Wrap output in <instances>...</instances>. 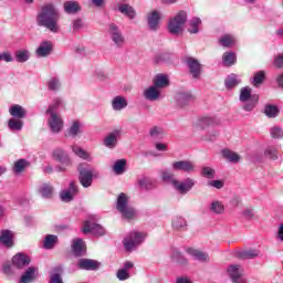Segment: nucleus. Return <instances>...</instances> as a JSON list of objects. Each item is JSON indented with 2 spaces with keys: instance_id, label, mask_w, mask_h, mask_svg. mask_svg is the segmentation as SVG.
Returning a JSON list of instances; mask_svg holds the SVG:
<instances>
[{
  "instance_id": "53",
  "label": "nucleus",
  "mask_w": 283,
  "mask_h": 283,
  "mask_svg": "<svg viewBox=\"0 0 283 283\" xmlns=\"http://www.w3.org/2000/svg\"><path fill=\"white\" fill-rule=\"evenodd\" d=\"M53 274L50 276V283H63V277H61L60 273H63V268L59 266L54 269Z\"/></svg>"
},
{
  "instance_id": "44",
  "label": "nucleus",
  "mask_w": 283,
  "mask_h": 283,
  "mask_svg": "<svg viewBox=\"0 0 283 283\" xmlns=\"http://www.w3.org/2000/svg\"><path fill=\"white\" fill-rule=\"evenodd\" d=\"M28 167H30V161L25 159H19L14 163L13 171L14 174H21L22 171L28 169Z\"/></svg>"
},
{
  "instance_id": "17",
  "label": "nucleus",
  "mask_w": 283,
  "mask_h": 283,
  "mask_svg": "<svg viewBox=\"0 0 283 283\" xmlns=\"http://www.w3.org/2000/svg\"><path fill=\"white\" fill-rule=\"evenodd\" d=\"M186 63L192 78H200V74H202V65L200 62L195 57H188Z\"/></svg>"
},
{
  "instance_id": "9",
  "label": "nucleus",
  "mask_w": 283,
  "mask_h": 283,
  "mask_svg": "<svg viewBox=\"0 0 283 283\" xmlns=\"http://www.w3.org/2000/svg\"><path fill=\"white\" fill-rule=\"evenodd\" d=\"M163 19V14L159 10H151L146 14V23L147 28L150 32H158L160 30V21Z\"/></svg>"
},
{
  "instance_id": "35",
  "label": "nucleus",
  "mask_w": 283,
  "mask_h": 283,
  "mask_svg": "<svg viewBox=\"0 0 283 283\" xmlns=\"http://www.w3.org/2000/svg\"><path fill=\"white\" fill-rule=\"evenodd\" d=\"M242 83V80L240 78V75L230 74L227 76L224 81V85L227 90H233V87H238Z\"/></svg>"
},
{
  "instance_id": "27",
  "label": "nucleus",
  "mask_w": 283,
  "mask_h": 283,
  "mask_svg": "<svg viewBox=\"0 0 283 283\" xmlns=\"http://www.w3.org/2000/svg\"><path fill=\"white\" fill-rule=\"evenodd\" d=\"M118 130H115L111 134H108L104 140L103 145L107 147V149H116V146L118 145Z\"/></svg>"
},
{
  "instance_id": "16",
  "label": "nucleus",
  "mask_w": 283,
  "mask_h": 283,
  "mask_svg": "<svg viewBox=\"0 0 283 283\" xmlns=\"http://www.w3.org/2000/svg\"><path fill=\"white\" fill-rule=\"evenodd\" d=\"M143 96L145 101H149V103H154L163 98V93L160 92V88H157L155 85H151V86H148L146 90H144Z\"/></svg>"
},
{
  "instance_id": "42",
  "label": "nucleus",
  "mask_w": 283,
  "mask_h": 283,
  "mask_svg": "<svg viewBox=\"0 0 283 283\" xmlns=\"http://www.w3.org/2000/svg\"><path fill=\"white\" fill-rule=\"evenodd\" d=\"M264 78H266V73L264 71H259L254 73V76L251 78V83L254 87H260L264 83Z\"/></svg>"
},
{
  "instance_id": "49",
  "label": "nucleus",
  "mask_w": 283,
  "mask_h": 283,
  "mask_svg": "<svg viewBox=\"0 0 283 283\" xmlns=\"http://www.w3.org/2000/svg\"><path fill=\"white\" fill-rule=\"evenodd\" d=\"M61 107H63V99L57 97L49 106V108L46 109V114H56V112H59V109H61Z\"/></svg>"
},
{
  "instance_id": "63",
  "label": "nucleus",
  "mask_w": 283,
  "mask_h": 283,
  "mask_svg": "<svg viewBox=\"0 0 283 283\" xmlns=\"http://www.w3.org/2000/svg\"><path fill=\"white\" fill-rule=\"evenodd\" d=\"M117 279L120 282H125V280H129V274L125 269H120L117 271Z\"/></svg>"
},
{
  "instance_id": "2",
  "label": "nucleus",
  "mask_w": 283,
  "mask_h": 283,
  "mask_svg": "<svg viewBox=\"0 0 283 283\" xmlns=\"http://www.w3.org/2000/svg\"><path fill=\"white\" fill-rule=\"evenodd\" d=\"M128 203L129 197H127L125 192L119 193L116 201L117 211H119L126 220H134V218H136V209L130 207Z\"/></svg>"
},
{
  "instance_id": "10",
  "label": "nucleus",
  "mask_w": 283,
  "mask_h": 283,
  "mask_svg": "<svg viewBox=\"0 0 283 283\" xmlns=\"http://www.w3.org/2000/svg\"><path fill=\"white\" fill-rule=\"evenodd\" d=\"M174 189L175 191H177V193H180V196H187V193H189V191H191V189H193V187H196V180L191 179V178H186L181 181H175L174 182Z\"/></svg>"
},
{
  "instance_id": "1",
  "label": "nucleus",
  "mask_w": 283,
  "mask_h": 283,
  "mask_svg": "<svg viewBox=\"0 0 283 283\" xmlns=\"http://www.w3.org/2000/svg\"><path fill=\"white\" fill-rule=\"evenodd\" d=\"M38 25L46 28L53 34L59 32V11L53 4H46L42 8L41 12L38 14Z\"/></svg>"
},
{
  "instance_id": "13",
  "label": "nucleus",
  "mask_w": 283,
  "mask_h": 283,
  "mask_svg": "<svg viewBox=\"0 0 283 283\" xmlns=\"http://www.w3.org/2000/svg\"><path fill=\"white\" fill-rule=\"evenodd\" d=\"M243 273L242 265L232 264L228 268L229 277L233 283H244V279H242Z\"/></svg>"
},
{
  "instance_id": "31",
  "label": "nucleus",
  "mask_w": 283,
  "mask_h": 283,
  "mask_svg": "<svg viewBox=\"0 0 283 283\" xmlns=\"http://www.w3.org/2000/svg\"><path fill=\"white\" fill-rule=\"evenodd\" d=\"M82 127H83V124H81V122L74 120L69 127V129L66 130V136H69V138H76V136H80V134H83Z\"/></svg>"
},
{
  "instance_id": "6",
  "label": "nucleus",
  "mask_w": 283,
  "mask_h": 283,
  "mask_svg": "<svg viewBox=\"0 0 283 283\" xmlns=\"http://www.w3.org/2000/svg\"><path fill=\"white\" fill-rule=\"evenodd\" d=\"M187 23V13L185 11H179L174 18H171L168 22V32L178 36V34H182V30L185 24Z\"/></svg>"
},
{
  "instance_id": "20",
  "label": "nucleus",
  "mask_w": 283,
  "mask_h": 283,
  "mask_svg": "<svg viewBox=\"0 0 283 283\" xmlns=\"http://www.w3.org/2000/svg\"><path fill=\"white\" fill-rule=\"evenodd\" d=\"M71 249L75 258H83L87 251L85 241H83V239H74Z\"/></svg>"
},
{
  "instance_id": "8",
  "label": "nucleus",
  "mask_w": 283,
  "mask_h": 283,
  "mask_svg": "<svg viewBox=\"0 0 283 283\" xmlns=\"http://www.w3.org/2000/svg\"><path fill=\"white\" fill-rule=\"evenodd\" d=\"M77 171L80 174V185H82L84 189L92 187V182H94V168L87 164H80Z\"/></svg>"
},
{
  "instance_id": "58",
  "label": "nucleus",
  "mask_w": 283,
  "mask_h": 283,
  "mask_svg": "<svg viewBox=\"0 0 283 283\" xmlns=\"http://www.w3.org/2000/svg\"><path fill=\"white\" fill-rule=\"evenodd\" d=\"M138 185L140 189H151L154 187V184L151 182V179L147 177H143L138 179Z\"/></svg>"
},
{
  "instance_id": "62",
  "label": "nucleus",
  "mask_w": 283,
  "mask_h": 283,
  "mask_svg": "<svg viewBox=\"0 0 283 283\" xmlns=\"http://www.w3.org/2000/svg\"><path fill=\"white\" fill-rule=\"evenodd\" d=\"M0 61H4V63H12L14 61V57L10 52H2L0 53Z\"/></svg>"
},
{
  "instance_id": "25",
  "label": "nucleus",
  "mask_w": 283,
  "mask_h": 283,
  "mask_svg": "<svg viewBox=\"0 0 283 283\" xmlns=\"http://www.w3.org/2000/svg\"><path fill=\"white\" fill-rule=\"evenodd\" d=\"M52 42L44 41L38 46L35 54L40 59H45V56H50L52 54Z\"/></svg>"
},
{
  "instance_id": "32",
  "label": "nucleus",
  "mask_w": 283,
  "mask_h": 283,
  "mask_svg": "<svg viewBox=\"0 0 283 283\" xmlns=\"http://www.w3.org/2000/svg\"><path fill=\"white\" fill-rule=\"evenodd\" d=\"M9 114L13 116V118L21 119V118H25L28 111H25L23 106L19 104H14L9 108Z\"/></svg>"
},
{
  "instance_id": "60",
  "label": "nucleus",
  "mask_w": 283,
  "mask_h": 283,
  "mask_svg": "<svg viewBox=\"0 0 283 283\" xmlns=\"http://www.w3.org/2000/svg\"><path fill=\"white\" fill-rule=\"evenodd\" d=\"M270 134L272 138H283V129L282 127L274 126L270 129Z\"/></svg>"
},
{
  "instance_id": "3",
  "label": "nucleus",
  "mask_w": 283,
  "mask_h": 283,
  "mask_svg": "<svg viewBox=\"0 0 283 283\" xmlns=\"http://www.w3.org/2000/svg\"><path fill=\"white\" fill-rule=\"evenodd\" d=\"M52 156L56 163H60V165H62L55 167V171H59L60 174L67 171V167H72V165H74V161H72V157L63 148L53 149Z\"/></svg>"
},
{
  "instance_id": "48",
  "label": "nucleus",
  "mask_w": 283,
  "mask_h": 283,
  "mask_svg": "<svg viewBox=\"0 0 283 283\" xmlns=\"http://www.w3.org/2000/svg\"><path fill=\"white\" fill-rule=\"evenodd\" d=\"M15 61L18 63H27V61H30V51H28V50H18L15 52Z\"/></svg>"
},
{
  "instance_id": "5",
  "label": "nucleus",
  "mask_w": 283,
  "mask_h": 283,
  "mask_svg": "<svg viewBox=\"0 0 283 283\" xmlns=\"http://www.w3.org/2000/svg\"><path fill=\"white\" fill-rule=\"evenodd\" d=\"M147 238V233L145 232H138L133 231L123 241L124 248L126 251H135V249H138L145 242V239Z\"/></svg>"
},
{
  "instance_id": "37",
  "label": "nucleus",
  "mask_w": 283,
  "mask_h": 283,
  "mask_svg": "<svg viewBox=\"0 0 283 283\" xmlns=\"http://www.w3.org/2000/svg\"><path fill=\"white\" fill-rule=\"evenodd\" d=\"M127 169V160L126 159H118L115 161L113 166V171L117 176H123Z\"/></svg>"
},
{
  "instance_id": "61",
  "label": "nucleus",
  "mask_w": 283,
  "mask_h": 283,
  "mask_svg": "<svg viewBox=\"0 0 283 283\" xmlns=\"http://www.w3.org/2000/svg\"><path fill=\"white\" fill-rule=\"evenodd\" d=\"M214 120L211 117H203L199 120V127L201 129H205V127H210V125H213Z\"/></svg>"
},
{
  "instance_id": "50",
  "label": "nucleus",
  "mask_w": 283,
  "mask_h": 283,
  "mask_svg": "<svg viewBox=\"0 0 283 283\" xmlns=\"http://www.w3.org/2000/svg\"><path fill=\"white\" fill-rule=\"evenodd\" d=\"M260 255V251L258 250H245L239 252V258L242 260H253V258H258Z\"/></svg>"
},
{
  "instance_id": "21",
  "label": "nucleus",
  "mask_w": 283,
  "mask_h": 283,
  "mask_svg": "<svg viewBox=\"0 0 283 283\" xmlns=\"http://www.w3.org/2000/svg\"><path fill=\"white\" fill-rule=\"evenodd\" d=\"M30 256L24 253H17L12 258V264L15 269H25V266H30Z\"/></svg>"
},
{
  "instance_id": "12",
  "label": "nucleus",
  "mask_w": 283,
  "mask_h": 283,
  "mask_svg": "<svg viewBox=\"0 0 283 283\" xmlns=\"http://www.w3.org/2000/svg\"><path fill=\"white\" fill-rule=\"evenodd\" d=\"M174 171H184L185 174H191L196 171V164L191 160H179L171 164Z\"/></svg>"
},
{
  "instance_id": "39",
  "label": "nucleus",
  "mask_w": 283,
  "mask_h": 283,
  "mask_svg": "<svg viewBox=\"0 0 283 283\" xmlns=\"http://www.w3.org/2000/svg\"><path fill=\"white\" fill-rule=\"evenodd\" d=\"M219 43L223 48H232V45H235V36L233 34H224L219 39Z\"/></svg>"
},
{
  "instance_id": "52",
  "label": "nucleus",
  "mask_w": 283,
  "mask_h": 283,
  "mask_svg": "<svg viewBox=\"0 0 283 283\" xmlns=\"http://www.w3.org/2000/svg\"><path fill=\"white\" fill-rule=\"evenodd\" d=\"M201 176L208 180H213V178H216V169L209 166H203L201 168Z\"/></svg>"
},
{
  "instance_id": "11",
  "label": "nucleus",
  "mask_w": 283,
  "mask_h": 283,
  "mask_svg": "<svg viewBox=\"0 0 283 283\" xmlns=\"http://www.w3.org/2000/svg\"><path fill=\"white\" fill-rule=\"evenodd\" d=\"M76 196H78V187H76V182L74 181L70 182L67 189L60 192V199L62 202H72Z\"/></svg>"
},
{
  "instance_id": "26",
  "label": "nucleus",
  "mask_w": 283,
  "mask_h": 283,
  "mask_svg": "<svg viewBox=\"0 0 283 283\" xmlns=\"http://www.w3.org/2000/svg\"><path fill=\"white\" fill-rule=\"evenodd\" d=\"M187 30L189 34H198L202 30V20L200 18H192L188 21Z\"/></svg>"
},
{
  "instance_id": "4",
  "label": "nucleus",
  "mask_w": 283,
  "mask_h": 283,
  "mask_svg": "<svg viewBox=\"0 0 283 283\" xmlns=\"http://www.w3.org/2000/svg\"><path fill=\"white\" fill-rule=\"evenodd\" d=\"M252 92L253 90L249 86L240 90L239 101L240 103H243L242 109H244V112H253L258 105L259 98L255 95H251Z\"/></svg>"
},
{
  "instance_id": "30",
  "label": "nucleus",
  "mask_w": 283,
  "mask_h": 283,
  "mask_svg": "<svg viewBox=\"0 0 283 283\" xmlns=\"http://www.w3.org/2000/svg\"><path fill=\"white\" fill-rule=\"evenodd\" d=\"M153 85L157 87L159 91L165 90V87H169V76L163 73L157 74L153 78Z\"/></svg>"
},
{
  "instance_id": "15",
  "label": "nucleus",
  "mask_w": 283,
  "mask_h": 283,
  "mask_svg": "<svg viewBox=\"0 0 283 283\" xmlns=\"http://www.w3.org/2000/svg\"><path fill=\"white\" fill-rule=\"evenodd\" d=\"M82 232L84 234L92 233L93 235H103L105 233V228L92 221H85Z\"/></svg>"
},
{
  "instance_id": "57",
  "label": "nucleus",
  "mask_w": 283,
  "mask_h": 283,
  "mask_svg": "<svg viewBox=\"0 0 283 283\" xmlns=\"http://www.w3.org/2000/svg\"><path fill=\"white\" fill-rule=\"evenodd\" d=\"M172 227L174 229H178V230L185 229V227H187V221L182 217H176L172 220Z\"/></svg>"
},
{
  "instance_id": "59",
  "label": "nucleus",
  "mask_w": 283,
  "mask_h": 283,
  "mask_svg": "<svg viewBox=\"0 0 283 283\" xmlns=\"http://www.w3.org/2000/svg\"><path fill=\"white\" fill-rule=\"evenodd\" d=\"M171 259L175 260V262H178V264H187V259L182 256V253L180 251L175 250L171 254Z\"/></svg>"
},
{
  "instance_id": "40",
  "label": "nucleus",
  "mask_w": 283,
  "mask_h": 283,
  "mask_svg": "<svg viewBox=\"0 0 283 283\" xmlns=\"http://www.w3.org/2000/svg\"><path fill=\"white\" fill-rule=\"evenodd\" d=\"M59 242V237L55 234H46L44 238L43 247L46 250L52 249L53 247H56V243Z\"/></svg>"
},
{
  "instance_id": "45",
  "label": "nucleus",
  "mask_w": 283,
  "mask_h": 283,
  "mask_svg": "<svg viewBox=\"0 0 283 283\" xmlns=\"http://www.w3.org/2000/svg\"><path fill=\"white\" fill-rule=\"evenodd\" d=\"M222 156L229 163H240V155H238L237 153H233L232 150L223 149Z\"/></svg>"
},
{
  "instance_id": "38",
  "label": "nucleus",
  "mask_w": 283,
  "mask_h": 283,
  "mask_svg": "<svg viewBox=\"0 0 283 283\" xmlns=\"http://www.w3.org/2000/svg\"><path fill=\"white\" fill-rule=\"evenodd\" d=\"M149 137L153 140H163L165 138V130L163 127L154 126L149 129Z\"/></svg>"
},
{
  "instance_id": "23",
  "label": "nucleus",
  "mask_w": 283,
  "mask_h": 283,
  "mask_svg": "<svg viewBox=\"0 0 283 283\" xmlns=\"http://www.w3.org/2000/svg\"><path fill=\"white\" fill-rule=\"evenodd\" d=\"M38 192L43 200H52L54 198V186L52 184H42L39 186Z\"/></svg>"
},
{
  "instance_id": "29",
  "label": "nucleus",
  "mask_w": 283,
  "mask_h": 283,
  "mask_svg": "<svg viewBox=\"0 0 283 283\" xmlns=\"http://www.w3.org/2000/svg\"><path fill=\"white\" fill-rule=\"evenodd\" d=\"M186 252L188 253V255H190L197 262H207V261H209V254H207L206 252H202L198 249L188 248L186 250Z\"/></svg>"
},
{
  "instance_id": "46",
  "label": "nucleus",
  "mask_w": 283,
  "mask_h": 283,
  "mask_svg": "<svg viewBox=\"0 0 283 283\" xmlns=\"http://www.w3.org/2000/svg\"><path fill=\"white\" fill-rule=\"evenodd\" d=\"M210 211H212V213H216L217 216L224 213V203L218 200L212 201L210 203Z\"/></svg>"
},
{
  "instance_id": "7",
  "label": "nucleus",
  "mask_w": 283,
  "mask_h": 283,
  "mask_svg": "<svg viewBox=\"0 0 283 283\" xmlns=\"http://www.w3.org/2000/svg\"><path fill=\"white\" fill-rule=\"evenodd\" d=\"M108 36L117 49L125 48V44L127 43V39H125V34H123V30H120V27H118L116 23H109L108 24Z\"/></svg>"
},
{
  "instance_id": "24",
  "label": "nucleus",
  "mask_w": 283,
  "mask_h": 283,
  "mask_svg": "<svg viewBox=\"0 0 283 283\" xmlns=\"http://www.w3.org/2000/svg\"><path fill=\"white\" fill-rule=\"evenodd\" d=\"M98 264V261L92 259H80L77 262V266L82 271H97Z\"/></svg>"
},
{
  "instance_id": "54",
  "label": "nucleus",
  "mask_w": 283,
  "mask_h": 283,
  "mask_svg": "<svg viewBox=\"0 0 283 283\" xmlns=\"http://www.w3.org/2000/svg\"><path fill=\"white\" fill-rule=\"evenodd\" d=\"M48 87L51 92H59L61 90V80L59 77H51L48 82Z\"/></svg>"
},
{
  "instance_id": "47",
  "label": "nucleus",
  "mask_w": 283,
  "mask_h": 283,
  "mask_svg": "<svg viewBox=\"0 0 283 283\" xmlns=\"http://www.w3.org/2000/svg\"><path fill=\"white\" fill-rule=\"evenodd\" d=\"M160 177L164 182H169L174 187V182H176L178 179H176V175L169 170H161Z\"/></svg>"
},
{
  "instance_id": "14",
  "label": "nucleus",
  "mask_w": 283,
  "mask_h": 283,
  "mask_svg": "<svg viewBox=\"0 0 283 283\" xmlns=\"http://www.w3.org/2000/svg\"><path fill=\"white\" fill-rule=\"evenodd\" d=\"M50 117L48 119L49 127L53 134H60L63 129V118L56 113H49Z\"/></svg>"
},
{
  "instance_id": "19",
  "label": "nucleus",
  "mask_w": 283,
  "mask_h": 283,
  "mask_svg": "<svg viewBox=\"0 0 283 283\" xmlns=\"http://www.w3.org/2000/svg\"><path fill=\"white\" fill-rule=\"evenodd\" d=\"M0 244L7 249H12L14 247V232L11 230H1Z\"/></svg>"
},
{
  "instance_id": "33",
  "label": "nucleus",
  "mask_w": 283,
  "mask_h": 283,
  "mask_svg": "<svg viewBox=\"0 0 283 283\" xmlns=\"http://www.w3.org/2000/svg\"><path fill=\"white\" fill-rule=\"evenodd\" d=\"M128 103H127V98L118 95L115 96L112 101V107L114 109V112H122V109H125V107H127Z\"/></svg>"
},
{
  "instance_id": "41",
  "label": "nucleus",
  "mask_w": 283,
  "mask_h": 283,
  "mask_svg": "<svg viewBox=\"0 0 283 283\" xmlns=\"http://www.w3.org/2000/svg\"><path fill=\"white\" fill-rule=\"evenodd\" d=\"M8 127L10 132H21V129H23V120L19 118H10L8 120Z\"/></svg>"
},
{
  "instance_id": "18",
  "label": "nucleus",
  "mask_w": 283,
  "mask_h": 283,
  "mask_svg": "<svg viewBox=\"0 0 283 283\" xmlns=\"http://www.w3.org/2000/svg\"><path fill=\"white\" fill-rule=\"evenodd\" d=\"M117 11L123 14V17H126V19H129V21H134V19L138 17L136 9L129 3H118Z\"/></svg>"
},
{
  "instance_id": "22",
  "label": "nucleus",
  "mask_w": 283,
  "mask_h": 283,
  "mask_svg": "<svg viewBox=\"0 0 283 283\" xmlns=\"http://www.w3.org/2000/svg\"><path fill=\"white\" fill-rule=\"evenodd\" d=\"M71 150L77 158H81V160H86V163H92L94 160L92 154H90L87 150L83 149L78 145H72Z\"/></svg>"
},
{
  "instance_id": "64",
  "label": "nucleus",
  "mask_w": 283,
  "mask_h": 283,
  "mask_svg": "<svg viewBox=\"0 0 283 283\" xmlns=\"http://www.w3.org/2000/svg\"><path fill=\"white\" fill-rule=\"evenodd\" d=\"M208 187H213L214 189H222V187H224V181L210 180V181H208Z\"/></svg>"
},
{
  "instance_id": "51",
  "label": "nucleus",
  "mask_w": 283,
  "mask_h": 283,
  "mask_svg": "<svg viewBox=\"0 0 283 283\" xmlns=\"http://www.w3.org/2000/svg\"><path fill=\"white\" fill-rule=\"evenodd\" d=\"M264 114L268 118H276L277 114H280V109L275 105H266L264 108Z\"/></svg>"
},
{
  "instance_id": "28",
  "label": "nucleus",
  "mask_w": 283,
  "mask_h": 283,
  "mask_svg": "<svg viewBox=\"0 0 283 283\" xmlns=\"http://www.w3.org/2000/svg\"><path fill=\"white\" fill-rule=\"evenodd\" d=\"M195 97L191 92H180L176 95V102L180 107H185V105H189V103H193Z\"/></svg>"
},
{
  "instance_id": "43",
  "label": "nucleus",
  "mask_w": 283,
  "mask_h": 283,
  "mask_svg": "<svg viewBox=\"0 0 283 283\" xmlns=\"http://www.w3.org/2000/svg\"><path fill=\"white\" fill-rule=\"evenodd\" d=\"M223 65L226 67H231V65H235V53L234 52H226L222 55Z\"/></svg>"
},
{
  "instance_id": "56",
  "label": "nucleus",
  "mask_w": 283,
  "mask_h": 283,
  "mask_svg": "<svg viewBox=\"0 0 283 283\" xmlns=\"http://www.w3.org/2000/svg\"><path fill=\"white\" fill-rule=\"evenodd\" d=\"M85 28V22L83 21V18H76L72 21V31L73 32H81Z\"/></svg>"
},
{
  "instance_id": "36",
  "label": "nucleus",
  "mask_w": 283,
  "mask_h": 283,
  "mask_svg": "<svg viewBox=\"0 0 283 283\" xmlns=\"http://www.w3.org/2000/svg\"><path fill=\"white\" fill-rule=\"evenodd\" d=\"M64 12L66 14H76L81 12V6L76 1H66L64 2Z\"/></svg>"
},
{
  "instance_id": "34",
  "label": "nucleus",
  "mask_w": 283,
  "mask_h": 283,
  "mask_svg": "<svg viewBox=\"0 0 283 283\" xmlns=\"http://www.w3.org/2000/svg\"><path fill=\"white\" fill-rule=\"evenodd\" d=\"M36 280V268H28L20 277V283H30Z\"/></svg>"
},
{
  "instance_id": "55",
  "label": "nucleus",
  "mask_w": 283,
  "mask_h": 283,
  "mask_svg": "<svg viewBox=\"0 0 283 283\" xmlns=\"http://www.w3.org/2000/svg\"><path fill=\"white\" fill-rule=\"evenodd\" d=\"M277 155H279V151L275 146H270L264 151L265 158H269L270 160H277Z\"/></svg>"
}]
</instances>
